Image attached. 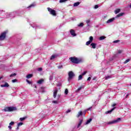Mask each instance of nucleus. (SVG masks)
<instances>
[{
	"instance_id": "50",
	"label": "nucleus",
	"mask_w": 131,
	"mask_h": 131,
	"mask_svg": "<svg viewBox=\"0 0 131 131\" xmlns=\"http://www.w3.org/2000/svg\"><path fill=\"white\" fill-rule=\"evenodd\" d=\"M52 103H54V104H58V101H53Z\"/></svg>"
},
{
	"instance_id": "29",
	"label": "nucleus",
	"mask_w": 131,
	"mask_h": 131,
	"mask_svg": "<svg viewBox=\"0 0 131 131\" xmlns=\"http://www.w3.org/2000/svg\"><path fill=\"white\" fill-rule=\"evenodd\" d=\"M123 14H124V13H119V14H118L117 15V17H121V16H123Z\"/></svg>"
},
{
	"instance_id": "41",
	"label": "nucleus",
	"mask_w": 131,
	"mask_h": 131,
	"mask_svg": "<svg viewBox=\"0 0 131 131\" xmlns=\"http://www.w3.org/2000/svg\"><path fill=\"white\" fill-rule=\"evenodd\" d=\"M14 123H15V122L12 121L11 122H10V123H9V125H10L11 126H12V125H14Z\"/></svg>"
},
{
	"instance_id": "35",
	"label": "nucleus",
	"mask_w": 131,
	"mask_h": 131,
	"mask_svg": "<svg viewBox=\"0 0 131 131\" xmlns=\"http://www.w3.org/2000/svg\"><path fill=\"white\" fill-rule=\"evenodd\" d=\"M25 119H26V118L25 117L20 118L19 120H20V121H23L24 120H25Z\"/></svg>"
},
{
	"instance_id": "56",
	"label": "nucleus",
	"mask_w": 131,
	"mask_h": 131,
	"mask_svg": "<svg viewBox=\"0 0 131 131\" xmlns=\"http://www.w3.org/2000/svg\"><path fill=\"white\" fill-rule=\"evenodd\" d=\"M8 128H9V129H12V126L9 125Z\"/></svg>"
},
{
	"instance_id": "53",
	"label": "nucleus",
	"mask_w": 131,
	"mask_h": 131,
	"mask_svg": "<svg viewBox=\"0 0 131 131\" xmlns=\"http://www.w3.org/2000/svg\"><path fill=\"white\" fill-rule=\"evenodd\" d=\"M8 14H10V13H7V14H6V18H9L8 17H10V15H9Z\"/></svg>"
},
{
	"instance_id": "26",
	"label": "nucleus",
	"mask_w": 131,
	"mask_h": 131,
	"mask_svg": "<svg viewBox=\"0 0 131 131\" xmlns=\"http://www.w3.org/2000/svg\"><path fill=\"white\" fill-rule=\"evenodd\" d=\"M32 27H33V28H40V26H38V25H36L35 26H32Z\"/></svg>"
},
{
	"instance_id": "42",
	"label": "nucleus",
	"mask_w": 131,
	"mask_h": 131,
	"mask_svg": "<svg viewBox=\"0 0 131 131\" xmlns=\"http://www.w3.org/2000/svg\"><path fill=\"white\" fill-rule=\"evenodd\" d=\"M119 40H116L113 41L114 43H117V42H119Z\"/></svg>"
},
{
	"instance_id": "27",
	"label": "nucleus",
	"mask_w": 131,
	"mask_h": 131,
	"mask_svg": "<svg viewBox=\"0 0 131 131\" xmlns=\"http://www.w3.org/2000/svg\"><path fill=\"white\" fill-rule=\"evenodd\" d=\"M78 27H83V23H81L78 25Z\"/></svg>"
},
{
	"instance_id": "48",
	"label": "nucleus",
	"mask_w": 131,
	"mask_h": 131,
	"mask_svg": "<svg viewBox=\"0 0 131 131\" xmlns=\"http://www.w3.org/2000/svg\"><path fill=\"white\" fill-rule=\"evenodd\" d=\"M92 106L90 107H89V108H88L86 110V111H90L92 110Z\"/></svg>"
},
{
	"instance_id": "15",
	"label": "nucleus",
	"mask_w": 131,
	"mask_h": 131,
	"mask_svg": "<svg viewBox=\"0 0 131 131\" xmlns=\"http://www.w3.org/2000/svg\"><path fill=\"white\" fill-rule=\"evenodd\" d=\"M35 103L38 104H40V98L38 97V99L36 100Z\"/></svg>"
},
{
	"instance_id": "23",
	"label": "nucleus",
	"mask_w": 131,
	"mask_h": 131,
	"mask_svg": "<svg viewBox=\"0 0 131 131\" xmlns=\"http://www.w3.org/2000/svg\"><path fill=\"white\" fill-rule=\"evenodd\" d=\"M32 75H33L32 74H29L28 75H27L26 78H28V79L29 78H31V77H32Z\"/></svg>"
},
{
	"instance_id": "1",
	"label": "nucleus",
	"mask_w": 131,
	"mask_h": 131,
	"mask_svg": "<svg viewBox=\"0 0 131 131\" xmlns=\"http://www.w3.org/2000/svg\"><path fill=\"white\" fill-rule=\"evenodd\" d=\"M70 60L72 63L74 64H79V63H83L84 60L81 58H77L75 57H71Z\"/></svg>"
},
{
	"instance_id": "11",
	"label": "nucleus",
	"mask_w": 131,
	"mask_h": 131,
	"mask_svg": "<svg viewBox=\"0 0 131 131\" xmlns=\"http://www.w3.org/2000/svg\"><path fill=\"white\" fill-rule=\"evenodd\" d=\"M114 20H115V18H111L108 20H107V21H106V23L109 24V23H112V22H113V21H114Z\"/></svg>"
},
{
	"instance_id": "5",
	"label": "nucleus",
	"mask_w": 131,
	"mask_h": 131,
	"mask_svg": "<svg viewBox=\"0 0 131 131\" xmlns=\"http://www.w3.org/2000/svg\"><path fill=\"white\" fill-rule=\"evenodd\" d=\"M7 33H8V31H4V32L1 33L0 35V40H4V39L6 38Z\"/></svg>"
},
{
	"instance_id": "51",
	"label": "nucleus",
	"mask_w": 131,
	"mask_h": 131,
	"mask_svg": "<svg viewBox=\"0 0 131 131\" xmlns=\"http://www.w3.org/2000/svg\"><path fill=\"white\" fill-rule=\"evenodd\" d=\"M70 112H71V110H68L66 111V113H70Z\"/></svg>"
},
{
	"instance_id": "36",
	"label": "nucleus",
	"mask_w": 131,
	"mask_h": 131,
	"mask_svg": "<svg viewBox=\"0 0 131 131\" xmlns=\"http://www.w3.org/2000/svg\"><path fill=\"white\" fill-rule=\"evenodd\" d=\"M57 68H58V69H63V66H62V65H61V66H58L57 67Z\"/></svg>"
},
{
	"instance_id": "17",
	"label": "nucleus",
	"mask_w": 131,
	"mask_h": 131,
	"mask_svg": "<svg viewBox=\"0 0 131 131\" xmlns=\"http://www.w3.org/2000/svg\"><path fill=\"white\" fill-rule=\"evenodd\" d=\"M96 43H92L91 44V46L92 47L93 49H96Z\"/></svg>"
},
{
	"instance_id": "54",
	"label": "nucleus",
	"mask_w": 131,
	"mask_h": 131,
	"mask_svg": "<svg viewBox=\"0 0 131 131\" xmlns=\"http://www.w3.org/2000/svg\"><path fill=\"white\" fill-rule=\"evenodd\" d=\"M91 79H92V78H91V77H89L88 78L87 80H88L89 81H90V80H91Z\"/></svg>"
},
{
	"instance_id": "9",
	"label": "nucleus",
	"mask_w": 131,
	"mask_h": 131,
	"mask_svg": "<svg viewBox=\"0 0 131 131\" xmlns=\"http://www.w3.org/2000/svg\"><path fill=\"white\" fill-rule=\"evenodd\" d=\"M71 35H72V36L74 37V36H76V34L75 33V31L74 30H71L70 31Z\"/></svg>"
},
{
	"instance_id": "7",
	"label": "nucleus",
	"mask_w": 131,
	"mask_h": 131,
	"mask_svg": "<svg viewBox=\"0 0 131 131\" xmlns=\"http://www.w3.org/2000/svg\"><path fill=\"white\" fill-rule=\"evenodd\" d=\"M48 11L49 12L50 14L51 15H52L53 16H56L57 14L56 13V11L54 9H52V8H48Z\"/></svg>"
},
{
	"instance_id": "4",
	"label": "nucleus",
	"mask_w": 131,
	"mask_h": 131,
	"mask_svg": "<svg viewBox=\"0 0 131 131\" xmlns=\"http://www.w3.org/2000/svg\"><path fill=\"white\" fill-rule=\"evenodd\" d=\"M120 120H121V118H118V119H117L116 120H114L113 121L107 122L106 123V124L110 125V124H115L116 123H118V122H119V121H120Z\"/></svg>"
},
{
	"instance_id": "10",
	"label": "nucleus",
	"mask_w": 131,
	"mask_h": 131,
	"mask_svg": "<svg viewBox=\"0 0 131 131\" xmlns=\"http://www.w3.org/2000/svg\"><path fill=\"white\" fill-rule=\"evenodd\" d=\"M1 86V88H9L10 85H9V83L5 82L4 84H2Z\"/></svg>"
},
{
	"instance_id": "22",
	"label": "nucleus",
	"mask_w": 131,
	"mask_h": 131,
	"mask_svg": "<svg viewBox=\"0 0 131 131\" xmlns=\"http://www.w3.org/2000/svg\"><path fill=\"white\" fill-rule=\"evenodd\" d=\"M56 57H57V55H53L51 56V57L50 58V60H54V59H55V58H56Z\"/></svg>"
},
{
	"instance_id": "31",
	"label": "nucleus",
	"mask_w": 131,
	"mask_h": 131,
	"mask_svg": "<svg viewBox=\"0 0 131 131\" xmlns=\"http://www.w3.org/2000/svg\"><path fill=\"white\" fill-rule=\"evenodd\" d=\"M129 61H130V59H126V60L124 62V64H126V63H128V62H129Z\"/></svg>"
},
{
	"instance_id": "34",
	"label": "nucleus",
	"mask_w": 131,
	"mask_h": 131,
	"mask_svg": "<svg viewBox=\"0 0 131 131\" xmlns=\"http://www.w3.org/2000/svg\"><path fill=\"white\" fill-rule=\"evenodd\" d=\"M49 80H50V81H52V80H53V75H50V76Z\"/></svg>"
},
{
	"instance_id": "21",
	"label": "nucleus",
	"mask_w": 131,
	"mask_h": 131,
	"mask_svg": "<svg viewBox=\"0 0 131 131\" xmlns=\"http://www.w3.org/2000/svg\"><path fill=\"white\" fill-rule=\"evenodd\" d=\"M81 123H82V120H80L79 121V123L77 126V128H78L79 127V126H80V125H81Z\"/></svg>"
},
{
	"instance_id": "30",
	"label": "nucleus",
	"mask_w": 131,
	"mask_h": 131,
	"mask_svg": "<svg viewBox=\"0 0 131 131\" xmlns=\"http://www.w3.org/2000/svg\"><path fill=\"white\" fill-rule=\"evenodd\" d=\"M119 12H120V9H118L115 10V14H118V13H119Z\"/></svg>"
},
{
	"instance_id": "14",
	"label": "nucleus",
	"mask_w": 131,
	"mask_h": 131,
	"mask_svg": "<svg viewBox=\"0 0 131 131\" xmlns=\"http://www.w3.org/2000/svg\"><path fill=\"white\" fill-rule=\"evenodd\" d=\"M58 93V90H55L54 92L53 93V97L54 98H56V97H57V93Z\"/></svg>"
},
{
	"instance_id": "20",
	"label": "nucleus",
	"mask_w": 131,
	"mask_h": 131,
	"mask_svg": "<svg viewBox=\"0 0 131 131\" xmlns=\"http://www.w3.org/2000/svg\"><path fill=\"white\" fill-rule=\"evenodd\" d=\"M92 120H93V119L92 118L89 119V120H88L86 121V122H85V124H89V123H91V121H92Z\"/></svg>"
},
{
	"instance_id": "46",
	"label": "nucleus",
	"mask_w": 131,
	"mask_h": 131,
	"mask_svg": "<svg viewBox=\"0 0 131 131\" xmlns=\"http://www.w3.org/2000/svg\"><path fill=\"white\" fill-rule=\"evenodd\" d=\"M27 82H28V83H29V84H31V82L29 80H28V79L26 80Z\"/></svg>"
},
{
	"instance_id": "18",
	"label": "nucleus",
	"mask_w": 131,
	"mask_h": 131,
	"mask_svg": "<svg viewBox=\"0 0 131 131\" xmlns=\"http://www.w3.org/2000/svg\"><path fill=\"white\" fill-rule=\"evenodd\" d=\"M42 82H43V79H41L39 80H38L37 81V83H38L39 84H41V83H42Z\"/></svg>"
},
{
	"instance_id": "24",
	"label": "nucleus",
	"mask_w": 131,
	"mask_h": 131,
	"mask_svg": "<svg viewBox=\"0 0 131 131\" xmlns=\"http://www.w3.org/2000/svg\"><path fill=\"white\" fill-rule=\"evenodd\" d=\"M81 115H82V111H80L78 113V115H77V117H79V116H81Z\"/></svg>"
},
{
	"instance_id": "44",
	"label": "nucleus",
	"mask_w": 131,
	"mask_h": 131,
	"mask_svg": "<svg viewBox=\"0 0 131 131\" xmlns=\"http://www.w3.org/2000/svg\"><path fill=\"white\" fill-rule=\"evenodd\" d=\"M37 71L40 72V71H42V68H39L38 69Z\"/></svg>"
},
{
	"instance_id": "16",
	"label": "nucleus",
	"mask_w": 131,
	"mask_h": 131,
	"mask_svg": "<svg viewBox=\"0 0 131 131\" xmlns=\"http://www.w3.org/2000/svg\"><path fill=\"white\" fill-rule=\"evenodd\" d=\"M115 108L116 107H114L113 108L112 110H111L110 111H108L107 112H106V114H109L110 113H111L112 112V111H113L114 110V109H115Z\"/></svg>"
},
{
	"instance_id": "12",
	"label": "nucleus",
	"mask_w": 131,
	"mask_h": 131,
	"mask_svg": "<svg viewBox=\"0 0 131 131\" xmlns=\"http://www.w3.org/2000/svg\"><path fill=\"white\" fill-rule=\"evenodd\" d=\"M82 89H84V86L82 85V86H80L79 88H78V89L76 91V92L77 93V92H79L80 91H81V90H82Z\"/></svg>"
},
{
	"instance_id": "39",
	"label": "nucleus",
	"mask_w": 131,
	"mask_h": 131,
	"mask_svg": "<svg viewBox=\"0 0 131 131\" xmlns=\"http://www.w3.org/2000/svg\"><path fill=\"white\" fill-rule=\"evenodd\" d=\"M21 125H23V122H19L17 124V126H21Z\"/></svg>"
},
{
	"instance_id": "3",
	"label": "nucleus",
	"mask_w": 131,
	"mask_h": 131,
	"mask_svg": "<svg viewBox=\"0 0 131 131\" xmlns=\"http://www.w3.org/2000/svg\"><path fill=\"white\" fill-rule=\"evenodd\" d=\"M16 110L17 108L15 107H5L3 111H5V112H12V111H15Z\"/></svg>"
},
{
	"instance_id": "47",
	"label": "nucleus",
	"mask_w": 131,
	"mask_h": 131,
	"mask_svg": "<svg viewBox=\"0 0 131 131\" xmlns=\"http://www.w3.org/2000/svg\"><path fill=\"white\" fill-rule=\"evenodd\" d=\"M98 8H99V5H96L94 6V9H98Z\"/></svg>"
},
{
	"instance_id": "33",
	"label": "nucleus",
	"mask_w": 131,
	"mask_h": 131,
	"mask_svg": "<svg viewBox=\"0 0 131 131\" xmlns=\"http://www.w3.org/2000/svg\"><path fill=\"white\" fill-rule=\"evenodd\" d=\"M92 42L90 41V40L89 41H88L86 42V46H90V45H91V43Z\"/></svg>"
},
{
	"instance_id": "8",
	"label": "nucleus",
	"mask_w": 131,
	"mask_h": 131,
	"mask_svg": "<svg viewBox=\"0 0 131 131\" xmlns=\"http://www.w3.org/2000/svg\"><path fill=\"white\" fill-rule=\"evenodd\" d=\"M35 6H36V4L35 3H32L30 6H29L28 7H27V9H28V10H30V9H31L32 8H34V7H35Z\"/></svg>"
},
{
	"instance_id": "45",
	"label": "nucleus",
	"mask_w": 131,
	"mask_h": 131,
	"mask_svg": "<svg viewBox=\"0 0 131 131\" xmlns=\"http://www.w3.org/2000/svg\"><path fill=\"white\" fill-rule=\"evenodd\" d=\"M86 73H88V72L85 71L81 75H82V76L85 75V74H86Z\"/></svg>"
},
{
	"instance_id": "55",
	"label": "nucleus",
	"mask_w": 131,
	"mask_h": 131,
	"mask_svg": "<svg viewBox=\"0 0 131 131\" xmlns=\"http://www.w3.org/2000/svg\"><path fill=\"white\" fill-rule=\"evenodd\" d=\"M129 95H130V94L128 93L126 95V98H127L128 97V96H129Z\"/></svg>"
},
{
	"instance_id": "43",
	"label": "nucleus",
	"mask_w": 131,
	"mask_h": 131,
	"mask_svg": "<svg viewBox=\"0 0 131 131\" xmlns=\"http://www.w3.org/2000/svg\"><path fill=\"white\" fill-rule=\"evenodd\" d=\"M110 78H111V76H107L105 77V79H109Z\"/></svg>"
},
{
	"instance_id": "13",
	"label": "nucleus",
	"mask_w": 131,
	"mask_h": 131,
	"mask_svg": "<svg viewBox=\"0 0 131 131\" xmlns=\"http://www.w3.org/2000/svg\"><path fill=\"white\" fill-rule=\"evenodd\" d=\"M85 22L87 24V26L88 27L91 26V25H90V24L91 23V19H87L85 20Z\"/></svg>"
},
{
	"instance_id": "58",
	"label": "nucleus",
	"mask_w": 131,
	"mask_h": 131,
	"mask_svg": "<svg viewBox=\"0 0 131 131\" xmlns=\"http://www.w3.org/2000/svg\"><path fill=\"white\" fill-rule=\"evenodd\" d=\"M96 79H97V77H94L93 78V80H96Z\"/></svg>"
},
{
	"instance_id": "57",
	"label": "nucleus",
	"mask_w": 131,
	"mask_h": 131,
	"mask_svg": "<svg viewBox=\"0 0 131 131\" xmlns=\"http://www.w3.org/2000/svg\"><path fill=\"white\" fill-rule=\"evenodd\" d=\"M116 105V103H114V104L112 105V107H115Z\"/></svg>"
},
{
	"instance_id": "28",
	"label": "nucleus",
	"mask_w": 131,
	"mask_h": 131,
	"mask_svg": "<svg viewBox=\"0 0 131 131\" xmlns=\"http://www.w3.org/2000/svg\"><path fill=\"white\" fill-rule=\"evenodd\" d=\"M89 41H91V42H93V40H94V37L93 36H90L89 38Z\"/></svg>"
},
{
	"instance_id": "2",
	"label": "nucleus",
	"mask_w": 131,
	"mask_h": 131,
	"mask_svg": "<svg viewBox=\"0 0 131 131\" xmlns=\"http://www.w3.org/2000/svg\"><path fill=\"white\" fill-rule=\"evenodd\" d=\"M8 15H9V16H7V18H15L16 16H19V12L18 11H14L9 13Z\"/></svg>"
},
{
	"instance_id": "60",
	"label": "nucleus",
	"mask_w": 131,
	"mask_h": 131,
	"mask_svg": "<svg viewBox=\"0 0 131 131\" xmlns=\"http://www.w3.org/2000/svg\"><path fill=\"white\" fill-rule=\"evenodd\" d=\"M2 78H3V77H0V80L2 79Z\"/></svg>"
},
{
	"instance_id": "32",
	"label": "nucleus",
	"mask_w": 131,
	"mask_h": 131,
	"mask_svg": "<svg viewBox=\"0 0 131 131\" xmlns=\"http://www.w3.org/2000/svg\"><path fill=\"white\" fill-rule=\"evenodd\" d=\"M82 75H80L78 77V80H81L82 79Z\"/></svg>"
},
{
	"instance_id": "37",
	"label": "nucleus",
	"mask_w": 131,
	"mask_h": 131,
	"mask_svg": "<svg viewBox=\"0 0 131 131\" xmlns=\"http://www.w3.org/2000/svg\"><path fill=\"white\" fill-rule=\"evenodd\" d=\"M16 73H13L10 75V77H13V76H16Z\"/></svg>"
},
{
	"instance_id": "59",
	"label": "nucleus",
	"mask_w": 131,
	"mask_h": 131,
	"mask_svg": "<svg viewBox=\"0 0 131 131\" xmlns=\"http://www.w3.org/2000/svg\"><path fill=\"white\" fill-rule=\"evenodd\" d=\"M16 129L18 130L19 129V126H17V128H16Z\"/></svg>"
},
{
	"instance_id": "6",
	"label": "nucleus",
	"mask_w": 131,
	"mask_h": 131,
	"mask_svg": "<svg viewBox=\"0 0 131 131\" xmlns=\"http://www.w3.org/2000/svg\"><path fill=\"white\" fill-rule=\"evenodd\" d=\"M68 80L69 81V80H71V79H72L73 77L75 76V74H74V73H73L72 71H70L68 73Z\"/></svg>"
},
{
	"instance_id": "25",
	"label": "nucleus",
	"mask_w": 131,
	"mask_h": 131,
	"mask_svg": "<svg viewBox=\"0 0 131 131\" xmlns=\"http://www.w3.org/2000/svg\"><path fill=\"white\" fill-rule=\"evenodd\" d=\"M80 3L79 2H77L74 4V7H77L78 6H79L80 5Z\"/></svg>"
},
{
	"instance_id": "19",
	"label": "nucleus",
	"mask_w": 131,
	"mask_h": 131,
	"mask_svg": "<svg viewBox=\"0 0 131 131\" xmlns=\"http://www.w3.org/2000/svg\"><path fill=\"white\" fill-rule=\"evenodd\" d=\"M106 38V37L104 36H101L99 38V40H103V39H105Z\"/></svg>"
},
{
	"instance_id": "40",
	"label": "nucleus",
	"mask_w": 131,
	"mask_h": 131,
	"mask_svg": "<svg viewBox=\"0 0 131 131\" xmlns=\"http://www.w3.org/2000/svg\"><path fill=\"white\" fill-rule=\"evenodd\" d=\"M65 95H68V89H66L64 91Z\"/></svg>"
},
{
	"instance_id": "38",
	"label": "nucleus",
	"mask_w": 131,
	"mask_h": 131,
	"mask_svg": "<svg viewBox=\"0 0 131 131\" xmlns=\"http://www.w3.org/2000/svg\"><path fill=\"white\" fill-rule=\"evenodd\" d=\"M68 0H60L59 3H65V2H67Z\"/></svg>"
},
{
	"instance_id": "49",
	"label": "nucleus",
	"mask_w": 131,
	"mask_h": 131,
	"mask_svg": "<svg viewBox=\"0 0 131 131\" xmlns=\"http://www.w3.org/2000/svg\"><path fill=\"white\" fill-rule=\"evenodd\" d=\"M12 82H13V83H14V82H17V79H15L12 80Z\"/></svg>"
},
{
	"instance_id": "52",
	"label": "nucleus",
	"mask_w": 131,
	"mask_h": 131,
	"mask_svg": "<svg viewBox=\"0 0 131 131\" xmlns=\"http://www.w3.org/2000/svg\"><path fill=\"white\" fill-rule=\"evenodd\" d=\"M122 52V51L121 50H118V54H121Z\"/></svg>"
}]
</instances>
